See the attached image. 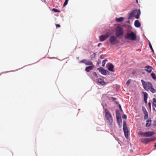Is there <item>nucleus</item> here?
<instances>
[{"instance_id": "0eeeda50", "label": "nucleus", "mask_w": 156, "mask_h": 156, "mask_svg": "<svg viewBox=\"0 0 156 156\" xmlns=\"http://www.w3.org/2000/svg\"><path fill=\"white\" fill-rule=\"evenodd\" d=\"M117 37L115 36H112L110 37L109 40L111 44L114 45L118 43Z\"/></svg>"}, {"instance_id": "473e14b6", "label": "nucleus", "mask_w": 156, "mask_h": 156, "mask_svg": "<svg viewBox=\"0 0 156 156\" xmlns=\"http://www.w3.org/2000/svg\"><path fill=\"white\" fill-rule=\"evenodd\" d=\"M130 83V80H129L126 82V84L127 85H128Z\"/></svg>"}, {"instance_id": "c756f323", "label": "nucleus", "mask_w": 156, "mask_h": 156, "mask_svg": "<svg viewBox=\"0 0 156 156\" xmlns=\"http://www.w3.org/2000/svg\"><path fill=\"white\" fill-rule=\"evenodd\" d=\"M144 114V118L145 119H147L148 117V113L146 112V113Z\"/></svg>"}, {"instance_id": "1a4fd4ad", "label": "nucleus", "mask_w": 156, "mask_h": 156, "mask_svg": "<svg viewBox=\"0 0 156 156\" xmlns=\"http://www.w3.org/2000/svg\"><path fill=\"white\" fill-rule=\"evenodd\" d=\"M98 70H99L100 72L104 75H107L109 74V72L108 71L101 67L98 68Z\"/></svg>"}, {"instance_id": "a18cd8bd", "label": "nucleus", "mask_w": 156, "mask_h": 156, "mask_svg": "<svg viewBox=\"0 0 156 156\" xmlns=\"http://www.w3.org/2000/svg\"><path fill=\"white\" fill-rule=\"evenodd\" d=\"M154 106L156 108V105H154Z\"/></svg>"}, {"instance_id": "c9c22d12", "label": "nucleus", "mask_w": 156, "mask_h": 156, "mask_svg": "<svg viewBox=\"0 0 156 156\" xmlns=\"http://www.w3.org/2000/svg\"><path fill=\"white\" fill-rule=\"evenodd\" d=\"M55 25L56 27H60V26L59 24H55Z\"/></svg>"}, {"instance_id": "b1692460", "label": "nucleus", "mask_w": 156, "mask_h": 156, "mask_svg": "<svg viewBox=\"0 0 156 156\" xmlns=\"http://www.w3.org/2000/svg\"><path fill=\"white\" fill-rule=\"evenodd\" d=\"M87 60L86 59H83L81 61H80V63H84L85 64H86L87 61Z\"/></svg>"}, {"instance_id": "dca6fc26", "label": "nucleus", "mask_w": 156, "mask_h": 156, "mask_svg": "<svg viewBox=\"0 0 156 156\" xmlns=\"http://www.w3.org/2000/svg\"><path fill=\"white\" fill-rule=\"evenodd\" d=\"M151 119H148L147 120L146 123V127H149L151 124Z\"/></svg>"}, {"instance_id": "393cba45", "label": "nucleus", "mask_w": 156, "mask_h": 156, "mask_svg": "<svg viewBox=\"0 0 156 156\" xmlns=\"http://www.w3.org/2000/svg\"><path fill=\"white\" fill-rule=\"evenodd\" d=\"M145 132L144 133L142 131H139V134L140 135L143 136L145 137Z\"/></svg>"}, {"instance_id": "c03bdc74", "label": "nucleus", "mask_w": 156, "mask_h": 156, "mask_svg": "<svg viewBox=\"0 0 156 156\" xmlns=\"http://www.w3.org/2000/svg\"><path fill=\"white\" fill-rule=\"evenodd\" d=\"M154 146V147L156 148V143L155 144Z\"/></svg>"}, {"instance_id": "cd10ccee", "label": "nucleus", "mask_w": 156, "mask_h": 156, "mask_svg": "<svg viewBox=\"0 0 156 156\" xmlns=\"http://www.w3.org/2000/svg\"><path fill=\"white\" fill-rule=\"evenodd\" d=\"M69 0H65V2L63 4V7H65L66 5H67Z\"/></svg>"}, {"instance_id": "4c0bfd02", "label": "nucleus", "mask_w": 156, "mask_h": 156, "mask_svg": "<svg viewBox=\"0 0 156 156\" xmlns=\"http://www.w3.org/2000/svg\"><path fill=\"white\" fill-rule=\"evenodd\" d=\"M147 99H144V101L145 102V103L146 104H147Z\"/></svg>"}, {"instance_id": "39448f33", "label": "nucleus", "mask_w": 156, "mask_h": 156, "mask_svg": "<svg viewBox=\"0 0 156 156\" xmlns=\"http://www.w3.org/2000/svg\"><path fill=\"white\" fill-rule=\"evenodd\" d=\"M115 33L116 37H118L120 36H122L123 35V30L121 27H117Z\"/></svg>"}, {"instance_id": "423d86ee", "label": "nucleus", "mask_w": 156, "mask_h": 156, "mask_svg": "<svg viewBox=\"0 0 156 156\" xmlns=\"http://www.w3.org/2000/svg\"><path fill=\"white\" fill-rule=\"evenodd\" d=\"M123 129L124 132L125 136L126 138H128L129 131L127 129L126 123L124 121L123 122Z\"/></svg>"}, {"instance_id": "20e7f679", "label": "nucleus", "mask_w": 156, "mask_h": 156, "mask_svg": "<svg viewBox=\"0 0 156 156\" xmlns=\"http://www.w3.org/2000/svg\"><path fill=\"white\" fill-rule=\"evenodd\" d=\"M105 117L108 121V122L110 125L112 124L113 120L112 117L109 113L107 109H105Z\"/></svg>"}, {"instance_id": "f8f14e48", "label": "nucleus", "mask_w": 156, "mask_h": 156, "mask_svg": "<svg viewBox=\"0 0 156 156\" xmlns=\"http://www.w3.org/2000/svg\"><path fill=\"white\" fill-rule=\"evenodd\" d=\"M144 69L147 72L149 73H151L153 69L152 67L150 66H147L144 67Z\"/></svg>"}, {"instance_id": "6e6552de", "label": "nucleus", "mask_w": 156, "mask_h": 156, "mask_svg": "<svg viewBox=\"0 0 156 156\" xmlns=\"http://www.w3.org/2000/svg\"><path fill=\"white\" fill-rule=\"evenodd\" d=\"M109 32L107 33L105 35H101L99 37V39L101 41H103L107 39L111 35Z\"/></svg>"}, {"instance_id": "49530a36", "label": "nucleus", "mask_w": 156, "mask_h": 156, "mask_svg": "<svg viewBox=\"0 0 156 156\" xmlns=\"http://www.w3.org/2000/svg\"><path fill=\"white\" fill-rule=\"evenodd\" d=\"M129 22V21H128V22Z\"/></svg>"}, {"instance_id": "37998d69", "label": "nucleus", "mask_w": 156, "mask_h": 156, "mask_svg": "<svg viewBox=\"0 0 156 156\" xmlns=\"http://www.w3.org/2000/svg\"><path fill=\"white\" fill-rule=\"evenodd\" d=\"M136 2L137 3H138V0H136Z\"/></svg>"}, {"instance_id": "f03ea898", "label": "nucleus", "mask_w": 156, "mask_h": 156, "mask_svg": "<svg viewBox=\"0 0 156 156\" xmlns=\"http://www.w3.org/2000/svg\"><path fill=\"white\" fill-rule=\"evenodd\" d=\"M140 9H135L133 10L130 14L129 19H131L132 17H135L136 19H138L140 17Z\"/></svg>"}, {"instance_id": "4468645a", "label": "nucleus", "mask_w": 156, "mask_h": 156, "mask_svg": "<svg viewBox=\"0 0 156 156\" xmlns=\"http://www.w3.org/2000/svg\"><path fill=\"white\" fill-rule=\"evenodd\" d=\"M141 142L143 143L147 144L150 142L149 138L142 139H141Z\"/></svg>"}, {"instance_id": "2eb2a0df", "label": "nucleus", "mask_w": 156, "mask_h": 156, "mask_svg": "<svg viewBox=\"0 0 156 156\" xmlns=\"http://www.w3.org/2000/svg\"><path fill=\"white\" fill-rule=\"evenodd\" d=\"M98 83L102 85H105L106 83L104 81V80L101 78H99L98 79Z\"/></svg>"}, {"instance_id": "f3484780", "label": "nucleus", "mask_w": 156, "mask_h": 156, "mask_svg": "<svg viewBox=\"0 0 156 156\" xmlns=\"http://www.w3.org/2000/svg\"><path fill=\"white\" fill-rule=\"evenodd\" d=\"M134 25L136 27H139L140 26V23L138 20H136L134 22Z\"/></svg>"}, {"instance_id": "6ab92c4d", "label": "nucleus", "mask_w": 156, "mask_h": 156, "mask_svg": "<svg viewBox=\"0 0 156 156\" xmlns=\"http://www.w3.org/2000/svg\"><path fill=\"white\" fill-rule=\"evenodd\" d=\"M116 118L117 119V122L118 124H119L120 123H122V119L120 117L118 116H116Z\"/></svg>"}, {"instance_id": "f704fd0d", "label": "nucleus", "mask_w": 156, "mask_h": 156, "mask_svg": "<svg viewBox=\"0 0 156 156\" xmlns=\"http://www.w3.org/2000/svg\"><path fill=\"white\" fill-rule=\"evenodd\" d=\"M122 118L126 119L127 118L126 115H124L122 116Z\"/></svg>"}, {"instance_id": "79ce46f5", "label": "nucleus", "mask_w": 156, "mask_h": 156, "mask_svg": "<svg viewBox=\"0 0 156 156\" xmlns=\"http://www.w3.org/2000/svg\"><path fill=\"white\" fill-rule=\"evenodd\" d=\"M112 98L114 101H115L116 100V98Z\"/></svg>"}, {"instance_id": "bb28decb", "label": "nucleus", "mask_w": 156, "mask_h": 156, "mask_svg": "<svg viewBox=\"0 0 156 156\" xmlns=\"http://www.w3.org/2000/svg\"><path fill=\"white\" fill-rule=\"evenodd\" d=\"M153 105H156V99L153 98Z\"/></svg>"}, {"instance_id": "a211bd4d", "label": "nucleus", "mask_w": 156, "mask_h": 156, "mask_svg": "<svg viewBox=\"0 0 156 156\" xmlns=\"http://www.w3.org/2000/svg\"><path fill=\"white\" fill-rule=\"evenodd\" d=\"M124 20L123 17H120L116 19V21L118 22H122Z\"/></svg>"}, {"instance_id": "ddd939ff", "label": "nucleus", "mask_w": 156, "mask_h": 156, "mask_svg": "<svg viewBox=\"0 0 156 156\" xmlns=\"http://www.w3.org/2000/svg\"><path fill=\"white\" fill-rule=\"evenodd\" d=\"M94 67V65H93V66H87L86 67L85 70L86 72H89L90 70H92Z\"/></svg>"}, {"instance_id": "9d476101", "label": "nucleus", "mask_w": 156, "mask_h": 156, "mask_svg": "<svg viewBox=\"0 0 156 156\" xmlns=\"http://www.w3.org/2000/svg\"><path fill=\"white\" fill-rule=\"evenodd\" d=\"M108 69L110 71L114 72V66L111 63H108L107 64Z\"/></svg>"}, {"instance_id": "58836bf2", "label": "nucleus", "mask_w": 156, "mask_h": 156, "mask_svg": "<svg viewBox=\"0 0 156 156\" xmlns=\"http://www.w3.org/2000/svg\"><path fill=\"white\" fill-rule=\"evenodd\" d=\"M148 105H149L150 107V108H151V103L150 102H149L148 103Z\"/></svg>"}, {"instance_id": "5701e85b", "label": "nucleus", "mask_w": 156, "mask_h": 156, "mask_svg": "<svg viewBox=\"0 0 156 156\" xmlns=\"http://www.w3.org/2000/svg\"><path fill=\"white\" fill-rule=\"evenodd\" d=\"M107 61V60L106 59H105L103 60L102 62V66L103 67H104L105 64V62Z\"/></svg>"}, {"instance_id": "a878e982", "label": "nucleus", "mask_w": 156, "mask_h": 156, "mask_svg": "<svg viewBox=\"0 0 156 156\" xmlns=\"http://www.w3.org/2000/svg\"><path fill=\"white\" fill-rule=\"evenodd\" d=\"M52 10L55 12H60V11L59 10L55 8L52 9Z\"/></svg>"}, {"instance_id": "f257e3e1", "label": "nucleus", "mask_w": 156, "mask_h": 156, "mask_svg": "<svg viewBox=\"0 0 156 156\" xmlns=\"http://www.w3.org/2000/svg\"><path fill=\"white\" fill-rule=\"evenodd\" d=\"M144 89L146 90H149L154 93L156 92V90L154 88L153 85L150 82H145L144 80H141Z\"/></svg>"}, {"instance_id": "7c9ffc66", "label": "nucleus", "mask_w": 156, "mask_h": 156, "mask_svg": "<svg viewBox=\"0 0 156 156\" xmlns=\"http://www.w3.org/2000/svg\"><path fill=\"white\" fill-rule=\"evenodd\" d=\"M149 139L150 140V142H151L152 141H154L156 139V137H152L151 138H149Z\"/></svg>"}, {"instance_id": "e433bc0d", "label": "nucleus", "mask_w": 156, "mask_h": 156, "mask_svg": "<svg viewBox=\"0 0 156 156\" xmlns=\"http://www.w3.org/2000/svg\"><path fill=\"white\" fill-rule=\"evenodd\" d=\"M100 58L101 59H103L104 58V56L103 55H101L100 56Z\"/></svg>"}, {"instance_id": "a19ab883", "label": "nucleus", "mask_w": 156, "mask_h": 156, "mask_svg": "<svg viewBox=\"0 0 156 156\" xmlns=\"http://www.w3.org/2000/svg\"><path fill=\"white\" fill-rule=\"evenodd\" d=\"M101 45H102V44L101 43H100L98 44V46L100 47Z\"/></svg>"}, {"instance_id": "4be33fe9", "label": "nucleus", "mask_w": 156, "mask_h": 156, "mask_svg": "<svg viewBox=\"0 0 156 156\" xmlns=\"http://www.w3.org/2000/svg\"><path fill=\"white\" fill-rule=\"evenodd\" d=\"M151 76L152 77V78L154 80L156 79V76H155V75L154 73H152L151 74Z\"/></svg>"}, {"instance_id": "9b49d317", "label": "nucleus", "mask_w": 156, "mask_h": 156, "mask_svg": "<svg viewBox=\"0 0 156 156\" xmlns=\"http://www.w3.org/2000/svg\"><path fill=\"white\" fill-rule=\"evenodd\" d=\"M155 133L153 131H148L145 132V137H147L151 136L154 134Z\"/></svg>"}, {"instance_id": "ea45409f", "label": "nucleus", "mask_w": 156, "mask_h": 156, "mask_svg": "<svg viewBox=\"0 0 156 156\" xmlns=\"http://www.w3.org/2000/svg\"><path fill=\"white\" fill-rule=\"evenodd\" d=\"M119 108H120V110L122 111V109L121 108V106L120 105H119Z\"/></svg>"}, {"instance_id": "2f4dec72", "label": "nucleus", "mask_w": 156, "mask_h": 156, "mask_svg": "<svg viewBox=\"0 0 156 156\" xmlns=\"http://www.w3.org/2000/svg\"><path fill=\"white\" fill-rule=\"evenodd\" d=\"M93 75L96 78H98V77L97 74L95 72H94L93 73Z\"/></svg>"}, {"instance_id": "412c9836", "label": "nucleus", "mask_w": 156, "mask_h": 156, "mask_svg": "<svg viewBox=\"0 0 156 156\" xmlns=\"http://www.w3.org/2000/svg\"><path fill=\"white\" fill-rule=\"evenodd\" d=\"M142 93L144 95V99H147L148 98V94L147 93L144 92H143Z\"/></svg>"}, {"instance_id": "72a5a7b5", "label": "nucleus", "mask_w": 156, "mask_h": 156, "mask_svg": "<svg viewBox=\"0 0 156 156\" xmlns=\"http://www.w3.org/2000/svg\"><path fill=\"white\" fill-rule=\"evenodd\" d=\"M143 113L144 114H145L146 112L148 113L145 108L143 109Z\"/></svg>"}, {"instance_id": "c85d7f7f", "label": "nucleus", "mask_w": 156, "mask_h": 156, "mask_svg": "<svg viewBox=\"0 0 156 156\" xmlns=\"http://www.w3.org/2000/svg\"><path fill=\"white\" fill-rule=\"evenodd\" d=\"M149 47H150V49L153 52H154L153 49L151 44L150 42H149Z\"/></svg>"}, {"instance_id": "7ed1b4c3", "label": "nucleus", "mask_w": 156, "mask_h": 156, "mask_svg": "<svg viewBox=\"0 0 156 156\" xmlns=\"http://www.w3.org/2000/svg\"><path fill=\"white\" fill-rule=\"evenodd\" d=\"M125 38L126 39L135 41L136 40V36L135 33L130 32L126 34L125 36Z\"/></svg>"}, {"instance_id": "aec40b11", "label": "nucleus", "mask_w": 156, "mask_h": 156, "mask_svg": "<svg viewBox=\"0 0 156 156\" xmlns=\"http://www.w3.org/2000/svg\"><path fill=\"white\" fill-rule=\"evenodd\" d=\"M85 65L88 66H93V65L91 62L87 60Z\"/></svg>"}]
</instances>
